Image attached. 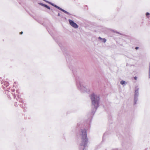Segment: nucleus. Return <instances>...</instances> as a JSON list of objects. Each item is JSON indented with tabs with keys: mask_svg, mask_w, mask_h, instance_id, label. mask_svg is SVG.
<instances>
[{
	"mask_svg": "<svg viewBox=\"0 0 150 150\" xmlns=\"http://www.w3.org/2000/svg\"><path fill=\"white\" fill-rule=\"evenodd\" d=\"M58 9H59V10H61L62 11V8H61L58 7V6H56L55 5V6Z\"/></svg>",
	"mask_w": 150,
	"mask_h": 150,
	"instance_id": "7",
	"label": "nucleus"
},
{
	"mask_svg": "<svg viewBox=\"0 0 150 150\" xmlns=\"http://www.w3.org/2000/svg\"><path fill=\"white\" fill-rule=\"evenodd\" d=\"M23 33V32H21L20 33V34H22Z\"/></svg>",
	"mask_w": 150,
	"mask_h": 150,
	"instance_id": "13",
	"label": "nucleus"
},
{
	"mask_svg": "<svg viewBox=\"0 0 150 150\" xmlns=\"http://www.w3.org/2000/svg\"><path fill=\"white\" fill-rule=\"evenodd\" d=\"M138 89H137L135 91V93L136 94L137 93H138Z\"/></svg>",
	"mask_w": 150,
	"mask_h": 150,
	"instance_id": "10",
	"label": "nucleus"
},
{
	"mask_svg": "<svg viewBox=\"0 0 150 150\" xmlns=\"http://www.w3.org/2000/svg\"><path fill=\"white\" fill-rule=\"evenodd\" d=\"M6 87H7L9 85V83H7V82H6Z\"/></svg>",
	"mask_w": 150,
	"mask_h": 150,
	"instance_id": "11",
	"label": "nucleus"
},
{
	"mask_svg": "<svg viewBox=\"0 0 150 150\" xmlns=\"http://www.w3.org/2000/svg\"><path fill=\"white\" fill-rule=\"evenodd\" d=\"M99 39H100V40H102L103 42L104 43L105 42H106V40L105 38L102 39V38H101L100 37H99Z\"/></svg>",
	"mask_w": 150,
	"mask_h": 150,
	"instance_id": "4",
	"label": "nucleus"
},
{
	"mask_svg": "<svg viewBox=\"0 0 150 150\" xmlns=\"http://www.w3.org/2000/svg\"><path fill=\"white\" fill-rule=\"evenodd\" d=\"M62 11L67 14H69V13L68 12H67V11H66L63 9H62Z\"/></svg>",
	"mask_w": 150,
	"mask_h": 150,
	"instance_id": "6",
	"label": "nucleus"
},
{
	"mask_svg": "<svg viewBox=\"0 0 150 150\" xmlns=\"http://www.w3.org/2000/svg\"><path fill=\"white\" fill-rule=\"evenodd\" d=\"M150 15V14L148 12H147L146 13V16L148 18L149 17H148V16L149 15Z\"/></svg>",
	"mask_w": 150,
	"mask_h": 150,
	"instance_id": "9",
	"label": "nucleus"
},
{
	"mask_svg": "<svg viewBox=\"0 0 150 150\" xmlns=\"http://www.w3.org/2000/svg\"><path fill=\"white\" fill-rule=\"evenodd\" d=\"M43 6L44 7H46V8H48V9H50V8L49 6H47V5H45V4H43Z\"/></svg>",
	"mask_w": 150,
	"mask_h": 150,
	"instance_id": "5",
	"label": "nucleus"
},
{
	"mask_svg": "<svg viewBox=\"0 0 150 150\" xmlns=\"http://www.w3.org/2000/svg\"><path fill=\"white\" fill-rule=\"evenodd\" d=\"M138 48H139V47H136V48H135V49H136V50H137V49H138Z\"/></svg>",
	"mask_w": 150,
	"mask_h": 150,
	"instance_id": "14",
	"label": "nucleus"
},
{
	"mask_svg": "<svg viewBox=\"0 0 150 150\" xmlns=\"http://www.w3.org/2000/svg\"><path fill=\"white\" fill-rule=\"evenodd\" d=\"M80 135L81 137L83 145L85 146L88 141V139L87 138L86 131L85 129L81 130Z\"/></svg>",
	"mask_w": 150,
	"mask_h": 150,
	"instance_id": "1",
	"label": "nucleus"
},
{
	"mask_svg": "<svg viewBox=\"0 0 150 150\" xmlns=\"http://www.w3.org/2000/svg\"><path fill=\"white\" fill-rule=\"evenodd\" d=\"M69 21L70 25L73 27L76 28L78 27L77 25L72 20L69 19Z\"/></svg>",
	"mask_w": 150,
	"mask_h": 150,
	"instance_id": "3",
	"label": "nucleus"
},
{
	"mask_svg": "<svg viewBox=\"0 0 150 150\" xmlns=\"http://www.w3.org/2000/svg\"><path fill=\"white\" fill-rule=\"evenodd\" d=\"M91 98L92 101V104L95 105L96 104L97 105L98 104V101L99 100V97L94 94H92L91 96Z\"/></svg>",
	"mask_w": 150,
	"mask_h": 150,
	"instance_id": "2",
	"label": "nucleus"
},
{
	"mask_svg": "<svg viewBox=\"0 0 150 150\" xmlns=\"http://www.w3.org/2000/svg\"><path fill=\"white\" fill-rule=\"evenodd\" d=\"M134 79L135 80H136L137 79V77H136V76H135L134 77Z\"/></svg>",
	"mask_w": 150,
	"mask_h": 150,
	"instance_id": "12",
	"label": "nucleus"
},
{
	"mask_svg": "<svg viewBox=\"0 0 150 150\" xmlns=\"http://www.w3.org/2000/svg\"><path fill=\"white\" fill-rule=\"evenodd\" d=\"M125 83V82L123 81H122L120 82V83L122 85H123Z\"/></svg>",
	"mask_w": 150,
	"mask_h": 150,
	"instance_id": "8",
	"label": "nucleus"
}]
</instances>
